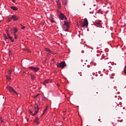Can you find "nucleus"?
I'll return each mask as SVG.
<instances>
[{
  "label": "nucleus",
  "instance_id": "obj_2",
  "mask_svg": "<svg viewBox=\"0 0 126 126\" xmlns=\"http://www.w3.org/2000/svg\"><path fill=\"white\" fill-rule=\"evenodd\" d=\"M56 65H57V67H61V68H63L64 66H66V64L64 61H63L60 63H57Z\"/></svg>",
  "mask_w": 126,
  "mask_h": 126
},
{
  "label": "nucleus",
  "instance_id": "obj_11",
  "mask_svg": "<svg viewBox=\"0 0 126 126\" xmlns=\"http://www.w3.org/2000/svg\"><path fill=\"white\" fill-rule=\"evenodd\" d=\"M85 26H88V20H87V19L86 18H85L84 22L83 24V27H84Z\"/></svg>",
  "mask_w": 126,
  "mask_h": 126
},
{
  "label": "nucleus",
  "instance_id": "obj_1",
  "mask_svg": "<svg viewBox=\"0 0 126 126\" xmlns=\"http://www.w3.org/2000/svg\"><path fill=\"white\" fill-rule=\"evenodd\" d=\"M70 24L69 22L65 21L64 22V24L63 25V28L64 31L68 32L69 29Z\"/></svg>",
  "mask_w": 126,
  "mask_h": 126
},
{
  "label": "nucleus",
  "instance_id": "obj_28",
  "mask_svg": "<svg viewBox=\"0 0 126 126\" xmlns=\"http://www.w3.org/2000/svg\"><path fill=\"white\" fill-rule=\"evenodd\" d=\"M98 13H101V9H99V10L98 11Z\"/></svg>",
  "mask_w": 126,
  "mask_h": 126
},
{
  "label": "nucleus",
  "instance_id": "obj_12",
  "mask_svg": "<svg viewBox=\"0 0 126 126\" xmlns=\"http://www.w3.org/2000/svg\"><path fill=\"white\" fill-rule=\"evenodd\" d=\"M7 36L8 37V38L9 39V40L10 41H11L12 42V43H13V42H14V39H13V38H12V37H11L10 36V35H9V33H7Z\"/></svg>",
  "mask_w": 126,
  "mask_h": 126
},
{
  "label": "nucleus",
  "instance_id": "obj_17",
  "mask_svg": "<svg viewBox=\"0 0 126 126\" xmlns=\"http://www.w3.org/2000/svg\"><path fill=\"white\" fill-rule=\"evenodd\" d=\"M33 122L34 123H36V124H37V125L39 124V118H38V117H36L34 120Z\"/></svg>",
  "mask_w": 126,
  "mask_h": 126
},
{
  "label": "nucleus",
  "instance_id": "obj_3",
  "mask_svg": "<svg viewBox=\"0 0 126 126\" xmlns=\"http://www.w3.org/2000/svg\"><path fill=\"white\" fill-rule=\"evenodd\" d=\"M7 89L9 92H11L12 93H14L16 95H17V92L12 88V87H10V86H7Z\"/></svg>",
  "mask_w": 126,
  "mask_h": 126
},
{
  "label": "nucleus",
  "instance_id": "obj_19",
  "mask_svg": "<svg viewBox=\"0 0 126 126\" xmlns=\"http://www.w3.org/2000/svg\"><path fill=\"white\" fill-rule=\"evenodd\" d=\"M6 80H7V81H9V80H11V78H10V75L9 76H7V75H6Z\"/></svg>",
  "mask_w": 126,
  "mask_h": 126
},
{
  "label": "nucleus",
  "instance_id": "obj_9",
  "mask_svg": "<svg viewBox=\"0 0 126 126\" xmlns=\"http://www.w3.org/2000/svg\"><path fill=\"white\" fill-rule=\"evenodd\" d=\"M59 17L61 18V19H62V20H66V19H67V18L65 17V16H64L63 14H61Z\"/></svg>",
  "mask_w": 126,
  "mask_h": 126
},
{
  "label": "nucleus",
  "instance_id": "obj_29",
  "mask_svg": "<svg viewBox=\"0 0 126 126\" xmlns=\"http://www.w3.org/2000/svg\"><path fill=\"white\" fill-rule=\"evenodd\" d=\"M12 2H15V0H12Z\"/></svg>",
  "mask_w": 126,
  "mask_h": 126
},
{
  "label": "nucleus",
  "instance_id": "obj_15",
  "mask_svg": "<svg viewBox=\"0 0 126 126\" xmlns=\"http://www.w3.org/2000/svg\"><path fill=\"white\" fill-rule=\"evenodd\" d=\"M10 8L11 9H12V10H14L15 11L18 10V8L15 6H11Z\"/></svg>",
  "mask_w": 126,
  "mask_h": 126
},
{
  "label": "nucleus",
  "instance_id": "obj_30",
  "mask_svg": "<svg viewBox=\"0 0 126 126\" xmlns=\"http://www.w3.org/2000/svg\"><path fill=\"white\" fill-rule=\"evenodd\" d=\"M0 122H1V123H2V122H3V121L0 120Z\"/></svg>",
  "mask_w": 126,
  "mask_h": 126
},
{
  "label": "nucleus",
  "instance_id": "obj_24",
  "mask_svg": "<svg viewBox=\"0 0 126 126\" xmlns=\"http://www.w3.org/2000/svg\"><path fill=\"white\" fill-rule=\"evenodd\" d=\"M11 20H12V17H11V18H10L8 19V21H9V22L11 21Z\"/></svg>",
  "mask_w": 126,
  "mask_h": 126
},
{
  "label": "nucleus",
  "instance_id": "obj_27",
  "mask_svg": "<svg viewBox=\"0 0 126 126\" xmlns=\"http://www.w3.org/2000/svg\"><path fill=\"white\" fill-rule=\"evenodd\" d=\"M39 95H40L39 94H37L36 95H35L34 97L35 98H37V97H38V96H39Z\"/></svg>",
  "mask_w": 126,
  "mask_h": 126
},
{
  "label": "nucleus",
  "instance_id": "obj_10",
  "mask_svg": "<svg viewBox=\"0 0 126 126\" xmlns=\"http://www.w3.org/2000/svg\"><path fill=\"white\" fill-rule=\"evenodd\" d=\"M10 31H11L12 33H14V34H15V33L18 31V30L16 27H14L10 30Z\"/></svg>",
  "mask_w": 126,
  "mask_h": 126
},
{
  "label": "nucleus",
  "instance_id": "obj_8",
  "mask_svg": "<svg viewBox=\"0 0 126 126\" xmlns=\"http://www.w3.org/2000/svg\"><path fill=\"white\" fill-rule=\"evenodd\" d=\"M101 22H102L101 21H95L94 24L96 27H100L101 26Z\"/></svg>",
  "mask_w": 126,
  "mask_h": 126
},
{
  "label": "nucleus",
  "instance_id": "obj_16",
  "mask_svg": "<svg viewBox=\"0 0 126 126\" xmlns=\"http://www.w3.org/2000/svg\"><path fill=\"white\" fill-rule=\"evenodd\" d=\"M48 108H49V106L47 105L46 107H45V108L44 109V111H43V113L42 114V116H43V115H44V114H45V113H46L47 112V111L48 110Z\"/></svg>",
  "mask_w": 126,
  "mask_h": 126
},
{
  "label": "nucleus",
  "instance_id": "obj_23",
  "mask_svg": "<svg viewBox=\"0 0 126 126\" xmlns=\"http://www.w3.org/2000/svg\"><path fill=\"white\" fill-rule=\"evenodd\" d=\"M25 29V26H22L21 27V29Z\"/></svg>",
  "mask_w": 126,
  "mask_h": 126
},
{
  "label": "nucleus",
  "instance_id": "obj_13",
  "mask_svg": "<svg viewBox=\"0 0 126 126\" xmlns=\"http://www.w3.org/2000/svg\"><path fill=\"white\" fill-rule=\"evenodd\" d=\"M57 5L58 9H62V5L61 4V2H59V1H57Z\"/></svg>",
  "mask_w": 126,
  "mask_h": 126
},
{
  "label": "nucleus",
  "instance_id": "obj_31",
  "mask_svg": "<svg viewBox=\"0 0 126 126\" xmlns=\"http://www.w3.org/2000/svg\"><path fill=\"white\" fill-rule=\"evenodd\" d=\"M5 39H8V38L5 37Z\"/></svg>",
  "mask_w": 126,
  "mask_h": 126
},
{
  "label": "nucleus",
  "instance_id": "obj_34",
  "mask_svg": "<svg viewBox=\"0 0 126 126\" xmlns=\"http://www.w3.org/2000/svg\"><path fill=\"white\" fill-rule=\"evenodd\" d=\"M98 121H100V119H99Z\"/></svg>",
  "mask_w": 126,
  "mask_h": 126
},
{
  "label": "nucleus",
  "instance_id": "obj_22",
  "mask_svg": "<svg viewBox=\"0 0 126 126\" xmlns=\"http://www.w3.org/2000/svg\"><path fill=\"white\" fill-rule=\"evenodd\" d=\"M14 35L15 39H17L18 37V35H16V34L15 33L14 34Z\"/></svg>",
  "mask_w": 126,
  "mask_h": 126
},
{
  "label": "nucleus",
  "instance_id": "obj_20",
  "mask_svg": "<svg viewBox=\"0 0 126 126\" xmlns=\"http://www.w3.org/2000/svg\"><path fill=\"white\" fill-rule=\"evenodd\" d=\"M12 73V69H10L8 71V75H11V73Z\"/></svg>",
  "mask_w": 126,
  "mask_h": 126
},
{
  "label": "nucleus",
  "instance_id": "obj_32",
  "mask_svg": "<svg viewBox=\"0 0 126 126\" xmlns=\"http://www.w3.org/2000/svg\"><path fill=\"white\" fill-rule=\"evenodd\" d=\"M115 75V74H112V76H114Z\"/></svg>",
  "mask_w": 126,
  "mask_h": 126
},
{
  "label": "nucleus",
  "instance_id": "obj_5",
  "mask_svg": "<svg viewBox=\"0 0 126 126\" xmlns=\"http://www.w3.org/2000/svg\"><path fill=\"white\" fill-rule=\"evenodd\" d=\"M39 112V106L38 105H36L34 106V113L32 114V116H36V114H38Z\"/></svg>",
  "mask_w": 126,
  "mask_h": 126
},
{
  "label": "nucleus",
  "instance_id": "obj_26",
  "mask_svg": "<svg viewBox=\"0 0 126 126\" xmlns=\"http://www.w3.org/2000/svg\"><path fill=\"white\" fill-rule=\"evenodd\" d=\"M51 21L52 23H54L55 22V21H54L53 19H51Z\"/></svg>",
  "mask_w": 126,
  "mask_h": 126
},
{
  "label": "nucleus",
  "instance_id": "obj_7",
  "mask_svg": "<svg viewBox=\"0 0 126 126\" xmlns=\"http://www.w3.org/2000/svg\"><path fill=\"white\" fill-rule=\"evenodd\" d=\"M52 82H53V80L52 79H47L44 81V82H43V85H46L47 83H52Z\"/></svg>",
  "mask_w": 126,
  "mask_h": 126
},
{
  "label": "nucleus",
  "instance_id": "obj_33",
  "mask_svg": "<svg viewBox=\"0 0 126 126\" xmlns=\"http://www.w3.org/2000/svg\"><path fill=\"white\" fill-rule=\"evenodd\" d=\"M111 69V68H109V70Z\"/></svg>",
  "mask_w": 126,
  "mask_h": 126
},
{
  "label": "nucleus",
  "instance_id": "obj_21",
  "mask_svg": "<svg viewBox=\"0 0 126 126\" xmlns=\"http://www.w3.org/2000/svg\"><path fill=\"white\" fill-rule=\"evenodd\" d=\"M63 4H65V5H66V3H67V2L66 1V0H64L63 1Z\"/></svg>",
  "mask_w": 126,
  "mask_h": 126
},
{
  "label": "nucleus",
  "instance_id": "obj_25",
  "mask_svg": "<svg viewBox=\"0 0 126 126\" xmlns=\"http://www.w3.org/2000/svg\"><path fill=\"white\" fill-rule=\"evenodd\" d=\"M124 72H125V73H126V66H125V67Z\"/></svg>",
  "mask_w": 126,
  "mask_h": 126
},
{
  "label": "nucleus",
  "instance_id": "obj_6",
  "mask_svg": "<svg viewBox=\"0 0 126 126\" xmlns=\"http://www.w3.org/2000/svg\"><path fill=\"white\" fill-rule=\"evenodd\" d=\"M30 69H31L33 71H35L37 72V71H39V68L38 67H34V66H30Z\"/></svg>",
  "mask_w": 126,
  "mask_h": 126
},
{
  "label": "nucleus",
  "instance_id": "obj_14",
  "mask_svg": "<svg viewBox=\"0 0 126 126\" xmlns=\"http://www.w3.org/2000/svg\"><path fill=\"white\" fill-rule=\"evenodd\" d=\"M44 51H45L46 52H47L49 54H53L51 50H50V49L49 48H44Z\"/></svg>",
  "mask_w": 126,
  "mask_h": 126
},
{
  "label": "nucleus",
  "instance_id": "obj_4",
  "mask_svg": "<svg viewBox=\"0 0 126 126\" xmlns=\"http://www.w3.org/2000/svg\"><path fill=\"white\" fill-rule=\"evenodd\" d=\"M12 19L13 20V21H17L18 19H20V17L18 15H16L15 14H13L11 16Z\"/></svg>",
  "mask_w": 126,
  "mask_h": 126
},
{
  "label": "nucleus",
  "instance_id": "obj_18",
  "mask_svg": "<svg viewBox=\"0 0 126 126\" xmlns=\"http://www.w3.org/2000/svg\"><path fill=\"white\" fill-rule=\"evenodd\" d=\"M31 79L32 80H34L35 78V75H34L33 74H31Z\"/></svg>",
  "mask_w": 126,
  "mask_h": 126
}]
</instances>
